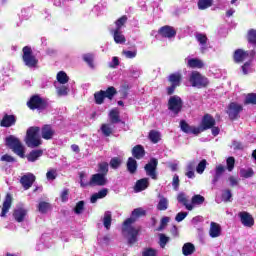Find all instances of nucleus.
I'll use <instances>...</instances> for the list:
<instances>
[{
	"label": "nucleus",
	"mask_w": 256,
	"mask_h": 256,
	"mask_svg": "<svg viewBox=\"0 0 256 256\" xmlns=\"http://www.w3.org/2000/svg\"><path fill=\"white\" fill-rule=\"evenodd\" d=\"M226 163H227L228 171H233V169H235V158L234 157H228L226 160Z\"/></svg>",
	"instance_id": "obj_60"
},
{
	"label": "nucleus",
	"mask_w": 256,
	"mask_h": 256,
	"mask_svg": "<svg viewBox=\"0 0 256 256\" xmlns=\"http://www.w3.org/2000/svg\"><path fill=\"white\" fill-rule=\"evenodd\" d=\"M109 119H110V123H112V125L121 123V117L119 116V111L117 109L111 110L109 113Z\"/></svg>",
	"instance_id": "obj_33"
},
{
	"label": "nucleus",
	"mask_w": 256,
	"mask_h": 256,
	"mask_svg": "<svg viewBox=\"0 0 256 256\" xmlns=\"http://www.w3.org/2000/svg\"><path fill=\"white\" fill-rule=\"evenodd\" d=\"M109 193V189L103 188L97 193L93 194L90 198L91 203H97L98 199H104V197H107V194Z\"/></svg>",
	"instance_id": "obj_27"
},
{
	"label": "nucleus",
	"mask_w": 256,
	"mask_h": 256,
	"mask_svg": "<svg viewBox=\"0 0 256 256\" xmlns=\"http://www.w3.org/2000/svg\"><path fill=\"white\" fill-rule=\"evenodd\" d=\"M46 179L48 181H55L57 179V170L51 169L46 173Z\"/></svg>",
	"instance_id": "obj_56"
},
{
	"label": "nucleus",
	"mask_w": 256,
	"mask_h": 256,
	"mask_svg": "<svg viewBox=\"0 0 256 256\" xmlns=\"http://www.w3.org/2000/svg\"><path fill=\"white\" fill-rule=\"evenodd\" d=\"M83 59L85 63H88L89 67L91 69H95V64H93V54H84Z\"/></svg>",
	"instance_id": "obj_53"
},
{
	"label": "nucleus",
	"mask_w": 256,
	"mask_h": 256,
	"mask_svg": "<svg viewBox=\"0 0 256 256\" xmlns=\"http://www.w3.org/2000/svg\"><path fill=\"white\" fill-rule=\"evenodd\" d=\"M159 202L157 204L158 211H167V208L169 207V201L164 196H161V194L158 195Z\"/></svg>",
	"instance_id": "obj_31"
},
{
	"label": "nucleus",
	"mask_w": 256,
	"mask_h": 256,
	"mask_svg": "<svg viewBox=\"0 0 256 256\" xmlns=\"http://www.w3.org/2000/svg\"><path fill=\"white\" fill-rule=\"evenodd\" d=\"M101 131L105 137H109L113 133V129L108 124H102Z\"/></svg>",
	"instance_id": "obj_54"
},
{
	"label": "nucleus",
	"mask_w": 256,
	"mask_h": 256,
	"mask_svg": "<svg viewBox=\"0 0 256 256\" xmlns=\"http://www.w3.org/2000/svg\"><path fill=\"white\" fill-rule=\"evenodd\" d=\"M83 177H85V174H80V185L81 187H104L109 181L107 180V176H104V174L96 173L91 176L90 181L88 183L83 182Z\"/></svg>",
	"instance_id": "obj_4"
},
{
	"label": "nucleus",
	"mask_w": 256,
	"mask_h": 256,
	"mask_svg": "<svg viewBox=\"0 0 256 256\" xmlns=\"http://www.w3.org/2000/svg\"><path fill=\"white\" fill-rule=\"evenodd\" d=\"M191 127L185 120L180 121V129L183 133L191 134Z\"/></svg>",
	"instance_id": "obj_48"
},
{
	"label": "nucleus",
	"mask_w": 256,
	"mask_h": 256,
	"mask_svg": "<svg viewBox=\"0 0 256 256\" xmlns=\"http://www.w3.org/2000/svg\"><path fill=\"white\" fill-rule=\"evenodd\" d=\"M231 197H233V194L231 193V190L227 189L222 193V201L225 203H228V201H231Z\"/></svg>",
	"instance_id": "obj_58"
},
{
	"label": "nucleus",
	"mask_w": 256,
	"mask_h": 256,
	"mask_svg": "<svg viewBox=\"0 0 256 256\" xmlns=\"http://www.w3.org/2000/svg\"><path fill=\"white\" fill-rule=\"evenodd\" d=\"M109 173V163L107 162H101L98 164V174L104 175L107 177V174Z\"/></svg>",
	"instance_id": "obj_38"
},
{
	"label": "nucleus",
	"mask_w": 256,
	"mask_h": 256,
	"mask_svg": "<svg viewBox=\"0 0 256 256\" xmlns=\"http://www.w3.org/2000/svg\"><path fill=\"white\" fill-rule=\"evenodd\" d=\"M115 95H117V89L113 86L108 87L107 90L104 91V97L110 101L115 97Z\"/></svg>",
	"instance_id": "obj_39"
},
{
	"label": "nucleus",
	"mask_w": 256,
	"mask_h": 256,
	"mask_svg": "<svg viewBox=\"0 0 256 256\" xmlns=\"http://www.w3.org/2000/svg\"><path fill=\"white\" fill-rule=\"evenodd\" d=\"M181 79L182 76L179 72L172 73L168 76V81L171 83V85H175L176 87L181 85Z\"/></svg>",
	"instance_id": "obj_29"
},
{
	"label": "nucleus",
	"mask_w": 256,
	"mask_h": 256,
	"mask_svg": "<svg viewBox=\"0 0 256 256\" xmlns=\"http://www.w3.org/2000/svg\"><path fill=\"white\" fill-rule=\"evenodd\" d=\"M204 203L205 197L202 196L201 194H196L192 197L190 205H192V207H195L197 205H203Z\"/></svg>",
	"instance_id": "obj_36"
},
{
	"label": "nucleus",
	"mask_w": 256,
	"mask_h": 256,
	"mask_svg": "<svg viewBox=\"0 0 256 256\" xmlns=\"http://www.w3.org/2000/svg\"><path fill=\"white\" fill-rule=\"evenodd\" d=\"M56 89L59 97H65L69 93V88L67 86L56 87Z\"/></svg>",
	"instance_id": "obj_55"
},
{
	"label": "nucleus",
	"mask_w": 256,
	"mask_h": 256,
	"mask_svg": "<svg viewBox=\"0 0 256 256\" xmlns=\"http://www.w3.org/2000/svg\"><path fill=\"white\" fill-rule=\"evenodd\" d=\"M206 168H207V160L203 159L197 165L196 171H197V173H199L201 175V174H203V172L205 171Z\"/></svg>",
	"instance_id": "obj_49"
},
{
	"label": "nucleus",
	"mask_w": 256,
	"mask_h": 256,
	"mask_svg": "<svg viewBox=\"0 0 256 256\" xmlns=\"http://www.w3.org/2000/svg\"><path fill=\"white\" fill-rule=\"evenodd\" d=\"M147 187H149V178H142L136 182L134 191H136V193H140V191H145Z\"/></svg>",
	"instance_id": "obj_24"
},
{
	"label": "nucleus",
	"mask_w": 256,
	"mask_h": 256,
	"mask_svg": "<svg viewBox=\"0 0 256 256\" xmlns=\"http://www.w3.org/2000/svg\"><path fill=\"white\" fill-rule=\"evenodd\" d=\"M240 175H241V177H244V179H249V177H253L254 172H253V169H251V168L242 169V170H240Z\"/></svg>",
	"instance_id": "obj_52"
},
{
	"label": "nucleus",
	"mask_w": 256,
	"mask_h": 256,
	"mask_svg": "<svg viewBox=\"0 0 256 256\" xmlns=\"http://www.w3.org/2000/svg\"><path fill=\"white\" fill-rule=\"evenodd\" d=\"M168 110L172 112L174 117H177L183 111V100L181 97L177 95L171 96L168 100Z\"/></svg>",
	"instance_id": "obj_6"
},
{
	"label": "nucleus",
	"mask_w": 256,
	"mask_h": 256,
	"mask_svg": "<svg viewBox=\"0 0 256 256\" xmlns=\"http://www.w3.org/2000/svg\"><path fill=\"white\" fill-rule=\"evenodd\" d=\"M134 159H143L145 157V148L141 145H136L132 148Z\"/></svg>",
	"instance_id": "obj_25"
},
{
	"label": "nucleus",
	"mask_w": 256,
	"mask_h": 256,
	"mask_svg": "<svg viewBox=\"0 0 256 256\" xmlns=\"http://www.w3.org/2000/svg\"><path fill=\"white\" fill-rule=\"evenodd\" d=\"M13 217L17 223H23L25 221V217H27V209L25 208H17L14 210Z\"/></svg>",
	"instance_id": "obj_19"
},
{
	"label": "nucleus",
	"mask_w": 256,
	"mask_h": 256,
	"mask_svg": "<svg viewBox=\"0 0 256 256\" xmlns=\"http://www.w3.org/2000/svg\"><path fill=\"white\" fill-rule=\"evenodd\" d=\"M249 71H251V61L245 62L244 65H242V73L244 75H248Z\"/></svg>",
	"instance_id": "obj_61"
},
{
	"label": "nucleus",
	"mask_w": 256,
	"mask_h": 256,
	"mask_svg": "<svg viewBox=\"0 0 256 256\" xmlns=\"http://www.w3.org/2000/svg\"><path fill=\"white\" fill-rule=\"evenodd\" d=\"M201 127L202 131L212 129V127H215V118H213V116H211L210 114H205L202 118Z\"/></svg>",
	"instance_id": "obj_15"
},
{
	"label": "nucleus",
	"mask_w": 256,
	"mask_h": 256,
	"mask_svg": "<svg viewBox=\"0 0 256 256\" xmlns=\"http://www.w3.org/2000/svg\"><path fill=\"white\" fill-rule=\"evenodd\" d=\"M213 5V0H199L198 1V9L204 10L209 9Z\"/></svg>",
	"instance_id": "obj_43"
},
{
	"label": "nucleus",
	"mask_w": 256,
	"mask_h": 256,
	"mask_svg": "<svg viewBox=\"0 0 256 256\" xmlns=\"http://www.w3.org/2000/svg\"><path fill=\"white\" fill-rule=\"evenodd\" d=\"M189 82L191 87H196V89H203L209 85V79L198 71H192L190 73Z\"/></svg>",
	"instance_id": "obj_5"
},
{
	"label": "nucleus",
	"mask_w": 256,
	"mask_h": 256,
	"mask_svg": "<svg viewBox=\"0 0 256 256\" xmlns=\"http://www.w3.org/2000/svg\"><path fill=\"white\" fill-rule=\"evenodd\" d=\"M157 165H159L157 158H151L150 161L144 166L147 177H150L154 181H157Z\"/></svg>",
	"instance_id": "obj_10"
},
{
	"label": "nucleus",
	"mask_w": 256,
	"mask_h": 256,
	"mask_svg": "<svg viewBox=\"0 0 256 256\" xmlns=\"http://www.w3.org/2000/svg\"><path fill=\"white\" fill-rule=\"evenodd\" d=\"M57 81L61 85H65L66 83H69V76H67V73H65L64 71H60L57 74Z\"/></svg>",
	"instance_id": "obj_41"
},
{
	"label": "nucleus",
	"mask_w": 256,
	"mask_h": 256,
	"mask_svg": "<svg viewBox=\"0 0 256 256\" xmlns=\"http://www.w3.org/2000/svg\"><path fill=\"white\" fill-rule=\"evenodd\" d=\"M22 59L26 65V67H30V68L37 67V63H39L37 58L35 56H33V50H31V47H29V46H25L23 48Z\"/></svg>",
	"instance_id": "obj_7"
},
{
	"label": "nucleus",
	"mask_w": 256,
	"mask_h": 256,
	"mask_svg": "<svg viewBox=\"0 0 256 256\" xmlns=\"http://www.w3.org/2000/svg\"><path fill=\"white\" fill-rule=\"evenodd\" d=\"M127 23V16H122L118 20H116L115 25L116 29L115 31H121V27Z\"/></svg>",
	"instance_id": "obj_47"
},
{
	"label": "nucleus",
	"mask_w": 256,
	"mask_h": 256,
	"mask_svg": "<svg viewBox=\"0 0 256 256\" xmlns=\"http://www.w3.org/2000/svg\"><path fill=\"white\" fill-rule=\"evenodd\" d=\"M244 103L245 105H256V93L247 94Z\"/></svg>",
	"instance_id": "obj_44"
},
{
	"label": "nucleus",
	"mask_w": 256,
	"mask_h": 256,
	"mask_svg": "<svg viewBox=\"0 0 256 256\" xmlns=\"http://www.w3.org/2000/svg\"><path fill=\"white\" fill-rule=\"evenodd\" d=\"M177 201L184 205L188 211H193V204H189V200L185 197V193L181 192L177 196Z\"/></svg>",
	"instance_id": "obj_26"
},
{
	"label": "nucleus",
	"mask_w": 256,
	"mask_h": 256,
	"mask_svg": "<svg viewBox=\"0 0 256 256\" xmlns=\"http://www.w3.org/2000/svg\"><path fill=\"white\" fill-rule=\"evenodd\" d=\"M159 35H161V37H165L167 39H173V37H175V35H177V31H175V28L171 27V26H163L159 29L158 31Z\"/></svg>",
	"instance_id": "obj_16"
},
{
	"label": "nucleus",
	"mask_w": 256,
	"mask_h": 256,
	"mask_svg": "<svg viewBox=\"0 0 256 256\" xmlns=\"http://www.w3.org/2000/svg\"><path fill=\"white\" fill-rule=\"evenodd\" d=\"M238 217L244 227L250 228V227H253V225H255V219L251 214H249V212H245V211L239 212Z\"/></svg>",
	"instance_id": "obj_12"
},
{
	"label": "nucleus",
	"mask_w": 256,
	"mask_h": 256,
	"mask_svg": "<svg viewBox=\"0 0 256 256\" xmlns=\"http://www.w3.org/2000/svg\"><path fill=\"white\" fill-rule=\"evenodd\" d=\"M111 221H112V218H111V211H106L104 213V218H103V225L104 227L109 230L111 229Z\"/></svg>",
	"instance_id": "obj_40"
},
{
	"label": "nucleus",
	"mask_w": 256,
	"mask_h": 256,
	"mask_svg": "<svg viewBox=\"0 0 256 256\" xmlns=\"http://www.w3.org/2000/svg\"><path fill=\"white\" fill-rule=\"evenodd\" d=\"M187 65L190 67V69H203L205 67V63H203L202 60L198 58L188 59Z\"/></svg>",
	"instance_id": "obj_23"
},
{
	"label": "nucleus",
	"mask_w": 256,
	"mask_h": 256,
	"mask_svg": "<svg viewBox=\"0 0 256 256\" xmlns=\"http://www.w3.org/2000/svg\"><path fill=\"white\" fill-rule=\"evenodd\" d=\"M243 111V105L237 102H231L228 105V109L226 111L230 121H235V119H239V115Z\"/></svg>",
	"instance_id": "obj_9"
},
{
	"label": "nucleus",
	"mask_w": 256,
	"mask_h": 256,
	"mask_svg": "<svg viewBox=\"0 0 256 256\" xmlns=\"http://www.w3.org/2000/svg\"><path fill=\"white\" fill-rule=\"evenodd\" d=\"M121 163H123V160H121L120 157H114L110 160V167L112 169H119V167H121Z\"/></svg>",
	"instance_id": "obj_45"
},
{
	"label": "nucleus",
	"mask_w": 256,
	"mask_h": 256,
	"mask_svg": "<svg viewBox=\"0 0 256 256\" xmlns=\"http://www.w3.org/2000/svg\"><path fill=\"white\" fill-rule=\"evenodd\" d=\"M248 43H250V45H256V30L255 29H251L248 31Z\"/></svg>",
	"instance_id": "obj_46"
},
{
	"label": "nucleus",
	"mask_w": 256,
	"mask_h": 256,
	"mask_svg": "<svg viewBox=\"0 0 256 256\" xmlns=\"http://www.w3.org/2000/svg\"><path fill=\"white\" fill-rule=\"evenodd\" d=\"M115 43L123 44L126 39L121 30H112Z\"/></svg>",
	"instance_id": "obj_35"
},
{
	"label": "nucleus",
	"mask_w": 256,
	"mask_h": 256,
	"mask_svg": "<svg viewBox=\"0 0 256 256\" xmlns=\"http://www.w3.org/2000/svg\"><path fill=\"white\" fill-rule=\"evenodd\" d=\"M51 209V204L49 202L42 201L38 204V211L42 214L47 213Z\"/></svg>",
	"instance_id": "obj_42"
},
{
	"label": "nucleus",
	"mask_w": 256,
	"mask_h": 256,
	"mask_svg": "<svg viewBox=\"0 0 256 256\" xmlns=\"http://www.w3.org/2000/svg\"><path fill=\"white\" fill-rule=\"evenodd\" d=\"M234 61L235 63H243L247 57H249V52L243 50V49H237L234 52Z\"/></svg>",
	"instance_id": "obj_20"
},
{
	"label": "nucleus",
	"mask_w": 256,
	"mask_h": 256,
	"mask_svg": "<svg viewBox=\"0 0 256 256\" xmlns=\"http://www.w3.org/2000/svg\"><path fill=\"white\" fill-rule=\"evenodd\" d=\"M43 155V150H32L26 157L30 163H35Z\"/></svg>",
	"instance_id": "obj_30"
},
{
	"label": "nucleus",
	"mask_w": 256,
	"mask_h": 256,
	"mask_svg": "<svg viewBox=\"0 0 256 256\" xmlns=\"http://www.w3.org/2000/svg\"><path fill=\"white\" fill-rule=\"evenodd\" d=\"M209 235L212 237V239H215L217 237H221V225L211 222L210 223V230Z\"/></svg>",
	"instance_id": "obj_21"
},
{
	"label": "nucleus",
	"mask_w": 256,
	"mask_h": 256,
	"mask_svg": "<svg viewBox=\"0 0 256 256\" xmlns=\"http://www.w3.org/2000/svg\"><path fill=\"white\" fill-rule=\"evenodd\" d=\"M84 210H85V202L79 201L76 204V207L74 208V213H76V215H81V213H83Z\"/></svg>",
	"instance_id": "obj_50"
},
{
	"label": "nucleus",
	"mask_w": 256,
	"mask_h": 256,
	"mask_svg": "<svg viewBox=\"0 0 256 256\" xmlns=\"http://www.w3.org/2000/svg\"><path fill=\"white\" fill-rule=\"evenodd\" d=\"M169 221H170V218L167 216H164L161 219L160 226L157 228V231H163V229H165V227H167V223H169Z\"/></svg>",
	"instance_id": "obj_59"
},
{
	"label": "nucleus",
	"mask_w": 256,
	"mask_h": 256,
	"mask_svg": "<svg viewBox=\"0 0 256 256\" xmlns=\"http://www.w3.org/2000/svg\"><path fill=\"white\" fill-rule=\"evenodd\" d=\"M54 136H55V129H53L52 125L46 124L42 126L41 128L42 139L49 141L50 139H53Z\"/></svg>",
	"instance_id": "obj_13"
},
{
	"label": "nucleus",
	"mask_w": 256,
	"mask_h": 256,
	"mask_svg": "<svg viewBox=\"0 0 256 256\" xmlns=\"http://www.w3.org/2000/svg\"><path fill=\"white\" fill-rule=\"evenodd\" d=\"M195 38L198 41L200 45L201 53H205L207 49H209V46L207 45L209 38H207V35L197 32L195 34Z\"/></svg>",
	"instance_id": "obj_14"
},
{
	"label": "nucleus",
	"mask_w": 256,
	"mask_h": 256,
	"mask_svg": "<svg viewBox=\"0 0 256 256\" xmlns=\"http://www.w3.org/2000/svg\"><path fill=\"white\" fill-rule=\"evenodd\" d=\"M142 256H157V250L153 248H144Z\"/></svg>",
	"instance_id": "obj_57"
},
{
	"label": "nucleus",
	"mask_w": 256,
	"mask_h": 256,
	"mask_svg": "<svg viewBox=\"0 0 256 256\" xmlns=\"http://www.w3.org/2000/svg\"><path fill=\"white\" fill-rule=\"evenodd\" d=\"M11 203H13V198L11 197V194H7L3 202L0 217H7V213H9V210L11 209Z\"/></svg>",
	"instance_id": "obj_17"
},
{
	"label": "nucleus",
	"mask_w": 256,
	"mask_h": 256,
	"mask_svg": "<svg viewBox=\"0 0 256 256\" xmlns=\"http://www.w3.org/2000/svg\"><path fill=\"white\" fill-rule=\"evenodd\" d=\"M146 215L147 212L143 208H136L132 211L131 217L124 221L122 234L128 239V245L137 243V237L139 236V229L133 227V223H135L139 217H145Z\"/></svg>",
	"instance_id": "obj_1"
},
{
	"label": "nucleus",
	"mask_w": 256,
	"mask_h": 256,
	"mask_svg": "<svg viewBox=\"0 0 256 256\" xmlns=\"http://www.w3.org/2000/svg\"><path fill=\"white\" fill-rule=\"evenodd\" d=\"M36 177L33 173H27L20 178V183L25 191L33 187V183L36 181Z\"/></svg>",
	"instance_id": "obj_11"
},
{
	"label": "nucleus",
	"mask_w": 256,
	"mask_h": 256,
	"mask_svg": "<svg viewBox=\"0 0 256 256\" xmlns=\"http://www.w3.org/2000/svg\"><path fill=\"white\" fill-rule=\"evenodd\" d=\"M148 138L152 143H159L161 141V133L157 130H151Z\"/></svg>",
	"instance_id": "obj_37"
},
{
	"label": "nucleus",
	"mask_w": 256,
	"mask_h": 256,
	"mask_svg": "<svg viewBox=\"0 0 256 256\" xmlns=\"http://www.w3.org/2000/svg\"><path fill=\"white\" fill-rule=\"evenodd\" d=\"M169 239L165 234H159V245L162 249H165V245L169 243Z\"/></svg>",
	"instance_id": "obj_51"
},
{
	"label": "nucleus",
	"mask_w": 256,
	"mask_h": 256,
	"mask_svg": "<svg viewBox=\"0 0 256 256\" xmlns=\"http://www.w3.org/2000/svg\"><path fill=\"white\" fill-rule=\"evenodd\" d=\"M172 185H173L175 191H177L179 189V176L177 174H175L173 177Z\"/></svg>",
	"instance_id": "obj_64"
},
{
	"label": "nucleus",
	"mask_w": 256,
	"mask_h": 256,
	"mask_svg": "<svg viewBox=\"0 0 256 256\" xmlns=\"http://www.w3.org/2000/svg\"><path fill=\"white\" fill-rule=\"evenodd\" d=\"M27 106L32 111H35V109H37L38 111H43V109L47 108V102H45V100H43V98H41V96L34 95L27 102Z\"/></svg>",
	"instance_id": "obj_8"
},
{
	"label": "nucleus",
	"mask_w": 256,
	"mask_h": 256,
	"mask_svg": "<svg viewBox=\"0 0 256 256\" xmlns=\"http://www.w3.org/2000/svg\"><path fill=\"white\" fill-rule=\"evenodd\" d=\"M223 173H225V166H223L222 164L216 166L214 177L212 179V185H214V186L217 185V183L219 182V179H221Z\"/></svg>",
	"instance_id": "obj_22"
},
{
	"label": "nucleus",
	"mask_w": 256,
	"mask_h": 256,
	"mask_svg": "<svg viewBox=\"0 0 256 256\" xmlns=\"http://www.w3.org/2000/svg\"><path fill=\"white\" fill-rule=\"evenodd\" d=\"M126 167L127 171L131 173V175H135V173H137V160H135L133 157H129Z\"/></svg>",
	"instance_id": "obj_28"
},
{
	"label": "nucleus",
	"mask_w": 256,
	"mask_h": 256,
	"mask_svg": "<svg viewBox=\"0 0 256 256\" xmlns=\"http://www.w3.org/2000/svg\"><path fill=\"white\" fill-rule=\"evenodd\" d=\"M185 217H187V212H179L175 217V221H177V223H181Z\"/></svg>",
	"instance_id": "obj_63"
},
{
	"label": "nucleus",
	"mask_w": 256,
	"mask_h": 256,
	"mask_svg": "<svg viewBox=\"0 0 256 256\" xmlns=\"http://www.w3.org/2000/svg\"><path fill=\"white\" fill-rule=\"evenodd\" d=\"M5 145L8 149H11L13 153L24 159L25 157V146L21 143V140L17 136L10 135L5 138Z\"/></svg>",
	"instance_id": "obj_3"
},
{
	"label": "nucleus",
	"mask_w": 256,
	"mask_h": 256,
	"mask_svg": "<svg viewBox=\"0 0 256 256\" xmlns=\"http://www.w3.org/2000/svg\"><path fill=\"white\" fill-rule=\"evenodd\" d=\"M17 123V117L15 115L6 114L1 120V127H13Z\"/></svg>",
	"instance_id": "obj_18"
},
{
	"label": "nucleus",
	"mask_w": 256,
	"mask_h": 256,
	"mask_svg": "<svg viewBox=\"0 0 256 256\" xmlns=\"http://www.w3.org/2000/svg\"><path fill=\"white\" fill-rule=\"evenodd\" d=\"M182 253L184 256L193 255L195 253V245L191 242L185 243L182 247Z\"/></svg>",
	"instance_id": "obj_32"
},
{
	"label": "nucleus",
	"mask_w": 256,
	"mask_h": 256,
	"mask_svg": "<svg viewBox=\"0 0 256 256\" xmlns=\"http://www.w3.org/2000/svg\"><path fill=\"white\" fill-rule=\"evenodd\" d=\"M39 131H41V128L34 126L30 127L26 132V137L24 139L25 144L30 149H35L41 145V137H39Z\"/></svg>",
	"instance_id": "obj_2"
},
{
	"label": "nucleus",
	"mask_w": 256,
	"mask_h": 256,
	"mask_svg": "<svg viewBox=\"0 0 256 256\" xmlns=\"http://www.w3.org/2000/svg\"><path fill=\"white\" fill-rule=\"evenodd\" d=\"M105 99V90H100L94 94V100L96 105H103Z\"/></svg>",
	"instance_id": "obj_34"
},
{
	"label": "nucleus",
	"mask_w": 256,
	"mask_h": 256,
	"mask_svg": "<svg viewBox=\"0 0 256 256\" xmlns=\"http://www.w3.org/2000/svg\"><path fill=\"white\" fill-rule=\"evenodd\" d=\"M1 161H5L6 163H15V158L9 154H5L1 156L0 158Z\"/></svg>",
	"instance_id": "obj_62"
}]
</instances>
